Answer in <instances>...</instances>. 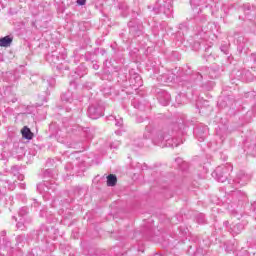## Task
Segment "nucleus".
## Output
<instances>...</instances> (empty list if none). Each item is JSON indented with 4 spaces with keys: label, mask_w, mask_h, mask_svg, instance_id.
<instances>
[{
    "label": "nucleus",
    "mask_w": 256,
    "mask_h": 256,
    "mask_svg": "<svg viewBox=\"0 0 256 256\" xmlns=\"http://www.w3.org/2000/svg\"><path fill=\"white\" fill-rule=\"evenodd\" d=\"M13 43V38L5 36L0 39V47H9Z\"/></svg>",
    "instance_id": "obj_3"
},
{
    "label": "nucleus",
    "mask_w": 256,
    "mask_h": 256,
    "mask_svg": "<svg viewBox=\"0 0 256 256\" xmlns=\"http://www.w3.org/2000/svg\"><path fill=\"white\" fill-rule=\"evenodd\" d=\"M225 179H226V177H224V176H220V177L217 178V180H218L220 183H224V182H225Z\"/></svg>",
    "instance_id": "obj_11"
},
{
    "label": "nucleus",
    "mask_w": 256,
    "mask_h": 256,
    "mask_svg": "<svg viewBox=\"0 0 256 256\" xmlns=\"http://www.w3.org/2000/svg\"><path fill=\"white\" fill-rule=\"evenodd\" d=\"M164 13H167V11H164Z\"/></svg>",
    "instance_id": "obj_21"
},
{
    "label": "nucleus",
    "mask_w": 256,
    "mask_h": 256,
    "mask_svg": "<svg viewBox=\"0 0 256 256\" xmlns=\"http://www.w3.org/2000/svg\"><path fill=\"white\" fill-rule=\"evenodd\" d=\"M167 7H168V11H170L171 3L167 4Z\"/></svg>",
    "instance_id": "obj_18"
},
{
    "label": "nucleus",
    "mask_w": 256,
    "mask_h": 256,
    "mask_svg": "<svg viewBox=\"0 0 256 256\" xmlns=\"http://www.w3.org/2000/svg\"><path fill=\"white\" fill-rule=\"evenodd\" d=\"M152 141L158 147H179V142L167 132L153 133Z\"/></svg>",
    "instance_id": "obj_1"
},
{
    "label": "nucleus",
    "mask_w": 256,
    "mask_h": 256,
    "mask_svg": "<svg viewBox=\"0 0 256 256\" xmlns=\"http://www.w3.org/2000/svg\"><path fill=\"white\" fill-rule=\"evenodd\" d=\"M136 80H138L139 83H141V77L140 76H136Z\"/></svg>",
    "instance_id": "obj_17"
},
{
    "label": "nucleus",
    "mask_w": 256,
    "mask_h": 256,
    "mask_svg": "<svg viewBox=\"0 0 256 256\" xmlns=\"http://www.w3.org/2000/svg\"><path fill=\"white\" fill-rule=\"evenodd\" d=\"M123 125V120L120 119L118 122H116V127H121Z\"/></svg>",
    "instance_id": "obj_14"
},
{
    "label": "nucleus",
    "mask_w": 256,
    "mask_h": 256,
    "mask_svg": "<svg viewBox=\"0 0 256 256\" xmlns=\"http://www.w3.org/2000/svg\"><path fill=\"white\" fill-rule=\"evenodd\" d=\"M87 3V0H77L78 5H85Z\"/></svg>",
    "instance_id": "obj_12"
},
{
    "label": "nucleus",
    "mask_w": 256,
    "mask_h": 256,
    "mask_svg": "<svg viewBox=\"0 0 256 256\" xmlns=\"http://www.w3.org/2000/svg\"><path fill=\"white\" fill-rule=\"evenodd\" d=\"M88 115L90 119H99V117H103V109L101 107L90 106L88 108Z\"/></svg>",
    "instance_id": "obj_2"
},
{
    "label": "nucleus",
    "mask_w": 256,
    "mask_h": 256,
    "mask_svg": "<svg viewBox=\"0 0 256 256\" xmlns=\"http://www.w3.org/2000/svg\"><path fill=\"white\" fill-rule=\"evenodd\" d=\"M249 181V176L247 174L240 173L238 174V183L241 185H247Z\"/></svg>",
    "instance_id": "obj_6"
},
{
    "label": "nucleus",
    "mask_w": 256,
    "mask_h": 256,
    "mask_svg": "<svg viewBox=\"0 0 256 256\" xmlns=\"http://www.w3.org/2000/svg\"><path fill=\"white\" fill-rule=\"evenodd\" d=\"M21 133L24 139H33V132L27 126L22 129Z\"/></svg>",
    "instance_id": "obj_5"
},
{
    "label": "nucleus",
    "mask_w": 256,
    "mask_h": 256,
    "mask_svg": "<svg viewBox=\"0 0 256 256\" xmlns=\"http://www.w3.org/2000/svg\"><path fill=\"white\" fill-rule=\"evenodd\" d=\"M107 185L108 187H115L117 185V176L110 174L107 176Z\"/></svg>",
    "instance_id": "obj_4"
},
{
    "label": "nucleus",
    "mask_w": 256,
    "mask_h": 256,
    "mask_svg": "<svg viewBox=\"0 0 256 256\" xmlns=\"http://www.w3.org/2000/svg\"><path fill=\"white\" fill-rule=\"evenodd\" d=\"M196 0H190L191 5H193V3H195Z\"/></svg>",
    "instance_id": "obj_20"
},
{
    "label": "nucleus",
    "mask_w": 256,
    "mask_h": 256,
    "mask_svg": "<svg viewBox=\"0 0 256 256\" xmlns=\"http://www.w3.org/2000/svg\"><path fill=\"white\" fill-rule=\"evenodd\" d=\"M165 100H163V98H159V101L161 103V105H163L164 107L169 105V102L171 101V95L165 93L164 94Z\"/></svg>",
    "instance_id": "obj_7"
},
{
    "label": "nucleus",
    "mask_w": 256,
    "mask_h": 256,
    "mask_svg": "<svg viewBox=\"0 0 256 256\" xmlns=\"http://www.w3.org/2000/svg\"><path fill=\"white\" fill-rule=\"evenodd\" d=\"M219 171H221V167H218L215 172H214V175H218L219 174Z\"/></svg>",
    "instance_id": "obj_15"
},
{
    "label": "nucleus",
    "mask_w": 256,
    "mask_h": 256,
    "mask_svg": "<svg viewBox=\"0 0 256 256\" xmlns=\"http://www.w3.org/2000/svg\"><path fill=\"white\" fill-rule=\"evenodd\" d=\"M148 133H149V128L146 129V132L144 134L145 139H150L151 138L150 135H147Z\"/></svg>",
    "instance_id": "obj_13"
},
{
    "label": "nucleus",
    "mask_w": 256,
    "mask_h": 256,
    "mask_svg": "<svg viewBox=\"0 0 256 256\" xmlns=\"http://www.w3.org/2000/svg\"><path fill=\"white\" fill-rule=\"evenodd\" d=\"M120 145H121V142L119 140H116L110 144V149H119Z\"/></svg>",
    "instance_id": "obj_9"
},
{
    "label": "nucleus",
    "mask_w": 256,
    "mask_h": 256,
    "mask_svg": "<svg viewBox=\"0 0 256 256\" xmlns=\"http://www.w3.org/2000/svg\"><path fill=\"white\" fill-rule=\"evenodd\" d=\"M17 229H23V225L21 224V222L17 224Z\"/></svg>",
    "instance_id": "obj_16"
},
{
    "label": "nucleus",
    "mask_w": 256,
    "mask_h": 256,
    "mask_svg": "<svg viewBox=\"0 0 256 256\" xmlns=\"http://www.w3.org/2000/svg\"><path fill=\"white\" fill-rule=\"evenodd\" d=\"M43 187H44L43 184H40V185L38 186L39 189H43Z\"/></svg>",
    "instance_id": "obj_19"
},
{
    "label": "nucleus",
    "mask_w": 256,
    "mask_h": 256,
    "mask_svg": "<svg viewBox=\"0 0 256 256\" xmlns=\"http://www.w3.org/2000/svg\"><path fill=\"white\" fill-rule=\"evenodd\" d=\"M241 231H243V225H241V224H237L232 227L233 235H239V233H241Z\"/></svg>",
    "instance_id": "obj_8"
},
{
    "label": "nucleus",
    "mask_w": 256,
    "mask_h": 256,
    "mask_svg": "<svg viewBox=\"0 0 256 256\" xmlns=\"http://www.w3.org/2000/svg\"><path fill=\"white\" fill-rule=\"evenodd\" d=\"M26 213H27V208H21L19 211L20 216L26 215Z\"/></svg>",
    "instance_id": "obj_10"
}]
</instances>
